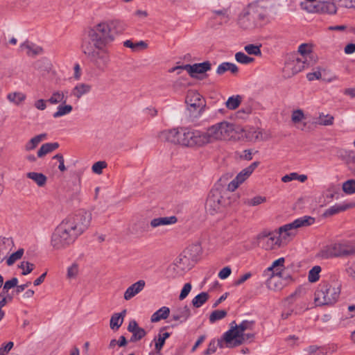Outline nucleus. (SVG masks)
<instances>
[{"label": "nucleus", "instance_id": "4468645a", "mask_svg": "<svg viewBox=\"0 0 355 355\" xmlns=\"http://www.w3.org/2000/svg\"><path fill=\"white\" fill-rule=\"evenodd\" d=\"M259 164V162H254L245 168L243 169L236 176V178L228 184L227 190L230 191H235L241 184L250 176Z\"/></svg>", "mask_w": 355, "mask_h": 355}, {"label": "nucleus", "instance_id": "09e8293b", "mask_svg": "<svg viewBox=\"0 0 355 355\" xmlns=\"http://www.w3.org/2000/svg\"><path fill=\"white\" fill-rule=\"evenodd\" d=\"M306 119L304 111L301 109L295 110L291 114V121L295 125H298Z\"/></svg>", "mask_w": 355, "mask_h": 355}, {"label": "nucleus", "instance_id": "7ed1b4c3", "mask_svg": "<svg viewBox=\"0 0 355 355\" xmlns=\"http://www.w3.org/2000/svg\"><path fill=\"white\" fill-rule=\"evenodd\" d=\"M78 236L66 219L55 229L51 237V246L55 250L66 249L73 244Z\"/></svg>", "mask_w": 355, "mask_h": 355}, {"label": "nucleus", "instance_id": "2eb2a0df", "mask_svg": "<svg viewBox=\"0 0 355 355\" xmlns=\"http://www.w3.org/2000/svg\"><path fill=\"white\" fill-rule=\"evenodd\" d=\"M223 197L218 191H211L206 201L205 209L207 211L214 215L222 209L221 200Z\"/></svg>", "mask_w": 355, "mask_h": 355}, {"label": "nucleus", "instance_id": "4be33fe9", "mask_svg": "<svg viewBox=\"0 0 355 355\" xmlns=\"http://www.w3.org/2000/svg\"><path fill=\"white\" fill-rule=\"evenodd\" d=\"M128 330L132 334L130 340L132 343L140 340L146 335L145 329L139 327L135 320H131L129 322Z\"/></svg>", "mask_w": 355, "mask_h": 355}, {"label": "nucleus", "instance_id": "393cba45", "mask_svg": "<svg viewBox=\"0 0 355 355\" xmlns=\"http://www.w3.org/2000/svg\"><path fill=\"white\" fill-rule=\"evenodd\" d=\"M21 51H25L28 56L34 57L42 53V48L28 41L22 43L20 46Z\"/></svg>", "mask_w": 355, "mask_h": 355}, {"label": "nucleus", "instance_id": "c85d7f7f", "mask_svg": "<svg viewBox=\"0 0 355 355\" xmlns=\"http://www.w3.org/2000/svg\"><path fill=\"white\" fill-rule=\"evenodd\" d=\"M285 259L284 257L279 258L272 262V265L264 271V275L267 274H284Z\"/></svg>", "mask_w": 355, "mask_h": 355}, {"label": "nucleus", "instance_id": "e2e57ef3", "mask_svg": "<svg viewBox=\"0 0 355 355\" xmlns=\"http://www.w3.org/2000/svg\"><path fill=\"white\" fill-rule=\"evenodd\" d=\"M107 166V164L105 162L99 161L95 162L92 166V171L96 174H101L103 172V169Z\"/></svg>", "mask_w": 355, "mask_h": 355}, {"label": "nucleus", "instance_id": "052dcab7", "mask_svg": "<svg viewBox=\"0 0 355 355\" xmlns=\"http://www.w3.org/2000/svg\"><path fill=\"white\" fill-rule=\"evenodd\" d=\"M17 284L18 279L16 277H13L10 280L6 281L3 287V292L6 293L14 287L17 288Z\"/></svg>", "mask_w": 355, "mask_h": 355}, {"label": "nucleus", "instance_id": "680f3d73", "mask_svg": "<svg viewBox=\"0 0 355 355\" xmlns=\"http://www.w3.org/2000/svg\"><path fill=\"white\" fill-rule=\"evenodd\" d=\"M345 272L348 277L355 282V260L352 262H348Z\"/></svg>", "mask_w": 355, "mask_h": 355}, {"label": "nucleus", "instance_id": "5701e85b", "mask_svg": "<svg viewBox=\"0 0 355 355\" xmlns=\"http://www.w3.org/2000/svg\"><path fill=\"white\" fill-rule=\"evenodd\" d=\"M355 207L354 202H343L341 204H336L327 209L323 214L324 217H329L340 212L345 211L347 209Z\"/></svg>", "mask_w": 355, "mask_h": 355}, {"label": "nucleus", "instance_id": "a211bd4d", "mask_svg": "<svg viewBox=\"0 0 355 355\" xmlns=\"http://www.w3.org/2000/svg\"><path fill=\"white\" fill-rule=\"evenodd\" d=\"M180 68L185 69L191 77L195 78L196 73L201 74L209 71L211 68V64L209 61H205L202 63L185 64L180 67Z\"/></svg>", "mask_w": 355, "mask_h": 355}, {"label": "nucleus", "instance_id": "ddd939ff", "mask_svg": "<svg viewBox=\"0 0 355 355\" xmlns=\"http://www.w3.org/2000/svg\"><path fill=\"white\" fill-rule=\"evenodd\" d=\"M185 103L190 112H196L199 115L205 111L206 107L204 98L196 90H189L187 92Z\"/></svg>", "mask_w": 355, "mask_h": 355}, {"label": "nucleus", "instance_id": "a878e982", "mask_svg": "<svg viewBox=\"0 0 355 355\" xmlns=\"http://www.w3.org/2000/svg\"><path fill=\"white\" fill-rule=\"evenodd\" d=\"M92 86L87 83H78L76 85L71 91V95L79 100L83 96L87 94L90 92Z\"/></svg>", "mask_w": 355, "mask_h": 355}, {"label": "nucleus", "instance_id": "6e6d98bb", "mask_svg": "<svg viewBox=\"0 0 355 355\" xmlns=\"http://www.w3.org/2000/svg\"><path fill=\"white\" fill-rule=\"evenodd\" d=\"M24 254V249H19L15 252L12 253L7 259L6 263L8 266H12L15 261L20 259Z\"/></svg>", "mask_w": 355, "mask_h": 355}, {"label": "nucleus", "instance_id": "4d7b16f0", "mask_svg": "<svg viewBox=\"0 0 355 355\" xmlns=\"http://www.w3.org/2000/svg\"><path fill=\"white\" fill-rule=\"evenodd\" d=\"M79 272V266L77 263H73L67 269V277L69 279L76 277Z\"/></svg>", "mask_w": 355, "mask_h": 355}, {"label": "nucleus", "instance_id": "a19ab883", "mask_svg": "<svg viewBox=\"0 0 355 355\" xmlns=\"http://www.w3.org/2000/svg\"><path fill=\"white\" fill-rule=\"evenodd\" d=\"M59 147V144L58 143H46L40 147V148L37 151V156L39 157H42L46 154L55 150Z\"/></svg>", "mask_w": 355, "mask_h": 355}, {"label": "nucleus", "instance_id": "e433bc0d", "mask_svg": "<svg viewBox=\"0 0 355 355\" xmlns=\"http://www.w3.org/2000/svg\"><path fill=\"white\" fill-rule=\"evenodd\" d=\"M227 71H230L233 74H236L239 71V68L234 63L225 62L219 64L216 69V73L218 75H222Z\"/></svg>", "mask_w": 355, "mask_h": 355}, {"label": "nucleus", "instance_id": "c9c22d12", "mask_svg": "<svg viewBox=\"0 0 355 355\" xmlns=\"http://www.w3.org/2000/svg\"><path fill=\"white\" fill-rule=\"evenodd\" d=\"M169 308L166 306H162L151 315L150 321L151 322H157L161 320H165L169 316Z\"/></svg>", "mask_w": 355, "mask_h": 355}, {"label": "nucleus", "instance_id": "aec40b11", "mask_svg": "<svg viewBox=\"0 0 355 355\" xmlns=\"http://www.w3.org/2000/svg\"><path fill=\"white\" fill-rule=\"evenodd\" d=\"M257 241L266 250H271L279 242L278 237L272 233L261 232L257 235Z\"/></svg>", "mask_w": 355, "mask_h": 355}, {"label": "nucleus", "instance_id": "0e129e2a", "mask_svg": "<svg viewBox=\"0 0 355 355\" xmlns=\"http://www.w3.org/2000/svg\"><path fill=\"white\" fill-rule=\"evenodd\" d=\"M306 351L310 355H323L324 354V352L322 351V349L320 347H318L317 345H311L306 349Z\"/></svg>", "mask_w": 355, "mask_h": 355}, {"label": "nucleus", "instance_id": "603ef678", "mask_svg": "<svg viewBox=\"0 0 355 355\" xmlns=\"http://www.w3.org/2000/svg\"><path fill=\"white\" fill-rule=\"evenodd\" d=\"M235 60L243 64H248L253 62L254 59L249 57L243 52H237L235 54Z\"/></svg>", "mask_w": 355, "mask_h": 355}, {"label": "nucleus", "instance_id": "f257e3e1", "mask_svg": "<svg viewBox=\"0 0 355 355\" xmlns=\"http://www.w3.org/2000/svg\"><path fill=\"white\" fill-rule=\"evenodd\" d=\"M162 141L189 148H199L205 145L202 131L191 128H177L162 131Z\"/></svg>", "mask_w": 355, "mask_h": 355}, {"label": "nucleus", "instance_id": "1a4fd4ad", "mask_svg": "<svg viewBox=\"0 0 355 355\" xmlns=\"http://www.w3.org/2000/svg\"><path fill=\"white\" fill-rule=\"evenodd\" d=\"M65 219L70 225H72L75 232L79 236L89 227L92 220V214L89 211H82L73 216Z\"/></svg>", "mask_w": 355, "mask_h": 355}, {"label": "nucleus", "instance_id": "a18cd8bd", "mask_svg": "<svg viewBox=\"0 0 355 355\" xmlns=\"http://www.w3.org/2000/svg\"><path fill=\"white\" fill-rule=\"evenodd\" d=\"M209 299V295L207 293L202 292L196 295L192 300V304L196 308H199L202 306Z\"/></svg>", "mask_w": 355, "mask_h": 355}, {"label": "nucleus", "instance_id": "f704fd0d", "mask_svg": "<svg viewBox=\"0 0 355 355\" xmlns=\"http://www.w3.org/2000/svg\"><path fill=\"white\" fill-rule=\"evenodd\" d=\"M46 134L42 133L38 135H36L31 138L24 146V149L26 151H31L34 150L38 144L45 140L46 139Z\"/></svg>", "mask_w": 355, "mask_h": 355}, {"label": "nucleus", "instance_id": "20e7f679", "mask_svg": "<svg viewBox=\"0 0 355 355\" xmlns=\"http://www.w3.org/2000/svg\"><path fill=\"white\" fill-rule=\"evenodd\" d=\"M88 37L98 50L103 49L114 40V35L107 21L100 22L91 28L88 31Z\"/></svg>", "mask_w": 355, "mask_h": 355}, {"label": "nucleus", "instance_id": "4c0bfd02", "mask_svg": "<svg viewBox=\"0 0 355 355\" xmlns=\"http://www.w3.org/2000/svg\"><path fill=\"white\" fill-rule=\"evenodd\" d=\"M72 110V105L62 103L58 106L56 111L53 114V117L55 119L62 117L70 114Z\"/></svg>", "mask_w": 355, "mask_h": 355}, {"label": "nucleus", "instance_id": "423d86ee", "mask_svg": "<svg viewBox=\"0 0 355 355\" xmlns=\"http://www.w3.org/2000/svg\"><path fill=\"white\" fill-rule=\"evenodd\" d=\"M254 324V321L244 320L239 325H236L234 321L232 322L230 329L223 334L226 347H236L244 343L245 341L244 331L252 330Z\"/></svg>", "mask_w": 355, "mask_h": 355}, {"label": "nucleus", "instance_id": "473e14b6", "mask_svg": "<svg viewBox=\"0 0 355 355\" xmlns=\"http://www.w3.org/2000/svg\"><path fill=\"white\" fill-rule=\"evenodd\" d=\"M178 221L175 216H172L169 217H159L153 219L150 221V225L153 227H157L162 225H168L175 224Z\"/></svg>", "mask_w": 355, "mask_h": 355}, {"label": "nucleus", "instance_id": "c03bdc74", "mask_svg": "<svg viewBox=\"0 0 355 355\" xmlns=\"http://www.w3.org/2000/svg\"><path fill=\"white\" fill-rule=\"evenodd\" d=\"M224 343H225L224 338H223V340H218L217 342L215 340H212L209 343L207 349L204 352V355H210L214 354L216 352L218 345L220 348L224 347Z\"/></svg>", "mask_w": 355, "mask_h": 355}, {"label": "nucleus", "instance_id": "ea45409f", "mask_svg": "<svg viewBox=\"0 0 355 355\" xmlns=\"http://www.w3.org/2000/svg\"><path fill=\"white\" fill-rule=\"evenodd\" d=\"M26 98V95L22 92H10L7 95V99L16 105H19Z\"/></svg>", "mask_w": 355, "mask_h": 355}, {"label": "nucleus", "instance_id": "f3484780", "mask_svg": "<svg viewBox=\"0 0 355 355\" xmlns=\"http://www.w3.org/2000/svg\"><path fill=\"white\" fill-rule=\"evenodd\" d=\"M266 286L268 289L277 291L281 290L285 286L286 277L284 274H267Z\"/></svg>", "mask_w": 355, "mask_h": 355}, {"label": "nucleus", "instance_id": "c756f323", "mask_svg": "<svg viewBox=\"0 0 355 355\" xmlns=\"http://www.w3.org/2000/svg\"><path fill=\"white\" fill-rule=\"evenodd\" d=\"M67 92L63 90H53L50 97L47 99V101L51 105L66 103L67 100Z\"/></svg>", "mask_w": 355, "mask_h": 355}, {"label": "nucleus", "instance_id": "3c124183", "mask_svg": "<svg viewBox=\"0 0 355 355\" xmlns=\"http://www.w3.org/2000/svg\"><path fill=\"white\" fill-rule=\"evenodd\" d=\"M227 314V313L225 310H216L210 314L209 318V322L213 324L215 322L224 318Z\"/></svg>", "mask_w": 355, "mask_h": 355}, {"label": "nucleus", "instance_id": "13d9d810", "mask_svg": "<svg viewBox=\"0 0 355 355\" xmlns=\"http://www.w3.org/2000/svg\"><path fill=\"white\" fill-rule=\"evenodd\" d=\"M298 53L300 54V58H306L310 57L311 53V47L307 44H302L298 48ZM308 60H306V62Z\"/></svg>", "mask_w": 355, "mask_h": 355}, {"label": "nucleus", "instance_id": "cd10ccee", "mask_svg": "<svg viewBox=\"0 0 355 355\" xmlns=\"http://www.w3.org/2000/svg\"><path fill=\"white\" fill-rule=\"evenodd\" d=\"M191 315V311L187 306H184L178 308L172 313V320L174 321H179L180 322H185Z\"/></svg>", "mask_w": 355, "mask_h": 355}, {"label": "nucleus", "instance_id": "0eeeda50", "mask_svg": "<svg viewBox=\"0 0 355 355\" xmlns=\"http://www.w3.org/2000/svg\"><path fill=\"white\" fill-rule=\"evenodd\" d=\"M340 288L324 282H321L315 292L314 301L318 306H331L338 300Z\"/></svg>", "mask_w": 355, "mask_h": 355}, {"label": "nucleus", "instance_id": "37998d69", "mask_svg": "<svg viewBox=\"0 0 355 355\" xmlns=\"http://www.w3.org/2000/svg\"><path fill=\"white\" fill-rule=\"evenodd\" d=\"M107 22L110 26V31H112L113 33L120 34L125 28V24L119 20H113Z\"/></svg>", "mask_w": 355, "mask_h": 355}, {"label": "nucleus", "instance_id": "9b49d317", "mask_svg": "<svg viewBox=\"0 0 355 355\" xmlns=\"http://www.w3.org/2000/svg\"><path fill=\"white\" fill-rule=\"evenodd\" d=\"M309 64L306 58H300L298 54H293L287 58L283 69L284 76L291 78L301 71Z\"/></svg>", "mask_w": 355, "mask_h": 355}, {"label": "nucleus", "instance_id": "58836bf2", "mask_svg": "<svg viewBox=\"0 0 355 355\" xmlns=\"http://www.w3.org/2000/svg\"><path fill=\"white\" fill-rule=\"evenodd\" d=\"M28 178L34 181L38 187H44L47 181V178L41 173L29 172L26 174Z\"/></svg>", "mask_w": 355, "mask_h": 355}, {"label": "nucleus", "instance_id": "bb28decb", "mask_svg": "<svg viewBox=\"0 0 355 355\" xmlns=\"http://www.w3.org/2000/svg\"><path fill=\"white\" fill-rule=\"evenodd\" d=\"M84 53L89 55H92L94 62L98 66H100L101 64L106 65L110 61L109 56L105 52H92L88 48H87L84 49Z\"/></svg>", "mask_w": 355, "mask_h": 355}, {"label": "nucleus", "instance_id": "2f4dec72", "mask_svg": "<svg viewBox=\"0 0 355 355\" xmlns=\"http://www.w3.org/2000/svg\"><path fill=\"white\" fill-rule=\"evenodd\" d=\"M334 117L330 114H324L323 112L313 119V124L319 125H331L334 123Z\"/></svg>", "mask_w": 355, "mask_h": 355}, {"label": "nucleus", "instance_id": "8fccbe9b", "mask_svg": "<svg viewBox=\"0 0 355 355\" xmlns=\"http://www.w3.org/2000/svg\"><path fill=\"white\" fill-rule=\"evenodd\" d=\"M321 267L320 266H313L309 272L308 279L310 282H316L320 279Z\"/></svg>", "mask_w": 355, "mask_h": 355}, {"label": "nucleus", "instance_id": "de8ad7c7", "mask_svg": "<svg viewBox=\"0 0 355 355\" xmlns=\"http://www.w3.org/2000/svg\"><path fill=\"white\" fill-rule=\"evenodd\" d=\"M342 189L346 194L355 193V180L349 179L344 182L342 184Z\"/></svg>", "mask_w": 355, "mask_h": 355}, {"label": "nucleus", "instance_id": "412c9836", "mask_svg": "<svg viewBox=\"0 0 355 355\" xmlns=\"http://www.w3.org/2000/svg\"><path fill=\"white\" fill-rule=\"evenodd\" d=\"M309 11L319 14L334 15L337 12V6L334 2L319 1L313 6L312 10Z\"/></svg>", "mask_w": 355, "mask_h": 355}, {"label": "nucleus", "instance_id": "49530a36", "mask_svg": "<svg viewBox=\"0 0 355 355\" xmlns=\"http://www.w3.org/2000/svg\"><path fill=\"white\" fill-rule=\"evenodd\" d=\"M242 98L239 95L230 96L225 103L226 107L230 110L236 109L241 103Z\"/></svg>", "mask_w": 355, "mask_h": 355}, {"label": "nucleus", "instance_id": "bf43d9fd", "mask_svg": "<svg viewBox=\"0 0 355 355\" xmlns=\"http://www.w3.org/2000/svg\"><path fill=\"white\" fill-rule=\"evenodd\" d=\"M19 268L22 270L21 274L26 275L33 271L34 265L28 261H22L20 265H19Z\"/></svg>", "mask_w": 355, "mask_h": 355}, {"label": "nucleus", "instance_id": "774afa93", "mask_svg": "<svg viewBox=\"0 0 355 355\" xmlns=\"http://www.w3.org/2000/svg\"><path fill=\"white\" fill-rule=\"evenodd\" d=\"M14 344L12 342H8L6 344H3L0 347V355H5L8 353L12 348Z\"/></svg>", "mask_w": 355, "mask_h": 355}, {"label": "nucleus", "instance_id": "7c9ffc66", "mask_svg": "<svg viewBox=\"0 0 355 355\" xmlns=\"http://www.w3.org/2000/svg\"><path fill=\"white\" fill-rule=\"evenodd\" d=\"M126 310L124 309L121 313H114L110 318V327L112 330H118L123 324L125 316Z\"/></svg>", "mask_w": 355, "mask_h": 355}, {"label": "nucleus", "instance_id": "39448f33", "mask_svg": "<svg viewBox=\"0 0 355 355\" xmlns=\"http://www.w3.org/2000/svg\"><path fill=\"white\" fill-rule=\"evenodd\" d=\"M234 125L227 121H222L212 125L202 131L205 145L216 141L227 139L232 137Z\"/></svg>", "mask_w": 355, "mask_h": 355}, {"label": "nucleus", "instance_id": "6e6552de", "mask_svg": "<svg viewBox=\"0 0 355 355\" xmlns=\"http://www.w3.org/2000/svg\"><path fill=\"white\" fill-rule=\"evenodd\" d=\"M355 255V244L349 242L334 243L323 247L318 253L322 259Z\"/></svg>", "mask_w": 355, "mask_h": 355}, {"label": "nucleus", "instance_id": "dca6fc26", "mask_svg": "<svg viewBox=\"0 0 355 355\" xmlns=\"http://www.w3.org/2000/svg\"><path fill=\"white\" fill-rule=\"evenodd\" d=\"M189 268V263H187V259L180 256L175 262L168 268V272H172L171 277L175 278L182 276Z\"/></svg>", "mask_w": 355, "mask_h": 355}, {"label": "nucleus", "instance_id": "6ab92c4d", "mask_svg": "<svg viewBox=\"0 0 355 355\" xmlns=\"http://www.w3.org/2000/svg\"><path fill=\"white\" fill-rule=\"evenodd\" d=\"M202 249L200 243L196 241L190 245L180 257H185V259H187V263H189L190 260L193 262H196L202 254Z\"/></svg>", "mask_w": 355, "mask_h": 355}, {"label": "nucleus", "instance_id": "338daca9", "mask_svg": "<svg viewBox=\"0 0 355 355\" xmlns=\"http://www.w3.org/2000/svg\"><path fill=\"white\" fill-rule=\"evenodd\" d=\"M191 290V284L190 283L185 284L181 291V293L179 296V299L180 300H182L184 298H186L187 296L190 293Z\"/></svg>", "mask_w": 355, "mask_h": 355}, {"label": "nucleus", "instance_id": "72a5a7b5", "mask_svg": "<svg viewBox=\"0 0 355 355\" xmlns=\"http://www.w3.org/2000/svg\"><path fill=\"white\" fill-rule=\"evenodd\" d=\"M163 330L164 329H161L158 335L154 338L157 355H160L159 352L165 343L166 339L170 336V333L162 332Z\"/></svg>", "mask_w": 355, "mask_h": 355}, {"label": "nucleus", "instance_id": "864d4df0", "mask_svg": "<svg viewBox=\"0 0 355 355\" xmlns=\"http://www.w3.org/2000/svg\"><path fill=\"white\" fill-rule=\"evenodd\" d=\"M266 201V198L261 196H257L254 198L247 199L244 203L250 207H254L261 205Z\"/></svg>", "mask_w": 355, "mask_h": 355}, {"label": "nucleus", "instance_id": "69168bd1", "mask_svg": "<svg viewBox=\"0 0 355 355\" xmlns=\"http://www.w3.org/2000/svg\"><path fill=\"white\" fill-rule=\"evenodd\" d=\"M340 7L346 8H355V0H336Z\"/></svg>", "mask_w": 355, "mask_h": 355}, {"label": "nucleus", "instance_id": "b1692460", "mask_svg": "<svg viewBox=\"0 0 355 355\" xmlns=\"http://www.w3.org/2000/svg\"><path fill=\"white\" fill-rule=\"evenodd\" d=\"M144 280H139L130 286L125 291L123 297L125 300H130L138 293H139L145 287Z\"/></svg>", "mask_w": 355, "mask_h": 355}, {"label": "nucleus", "instance_id": "9d476101", "mask_svg": "<svg viewBox=\"0 0 355 355\" xmlns=\"http://www.w3.org/2000/svg\"><path fill=\"white\" fill-rule=\"evenodd\" d=\"M65 219L70 225H72L75 232L79 236L89 227L92 220V214L89 211H82L73 216Z\"/></svg>", "mask_w": 355, "mask_h": 355}, {"label": "nucleus", "instance_id": "f03ea898", "mask_svg": "<svg viewBox=\"0 0 355 355\" xmlns=\"http://www.w3.org/2000/svg\"><path fill=\"white\" fill-rule=\"evenodd\" d=\"M268 22L265 9L258 5H250L240 14L238 24L244 30L261 27Z\"/></svg>", "mask_w": 355, "mask_h": 355}, {"label": "nucleus", "instance_id": "f8f14e48", "mask_svg": "<svg viewBox=\"0 0 355 355\" xmlns=\"http://www.w3.org/2000/svg\"><path fill=\"white\" fill-rule=\"evenodd\" d=\"M314 222L315 218L311 216H305L297 218L293 222L280 227L279 229V234L283 238H286L287 236H294L297 228L309 226L313 224Z\"/></svg>", "mask_w": 355, "mask_h": 355}, {"label": "nucleus", "instance_id": "5fc2aeb1", "mask_svg": "<svg viewBox=\"0 0 355 355\" xmlns=\"http://www.w3.org/2000/svg\"><path fill=\"white\" fill-rule=\"evenodd\" d=\"M260 47L261 46L250 44L244 46V50L249 55L259 56L261 55Z\"/></svg>", "mask_w": 355, "mask_h": 355}, {"label": "nucleus", "instance_id": "79ce46f5", "mask_svg": "<svg viewBox=\"0 0 355 355\" xmlns=\"http://www.w3.org/2000/svg\"><path fill=\"white\" fill-rule=\"evenodd\" d=\"M123 46L131 49L133 51H137L139 49H145L148 46L147 44L144 41H139L137 43H134L130 40L124 41Z\"/></svg>", "mask_w": 355, "mask_h": 355}]
</instances>
